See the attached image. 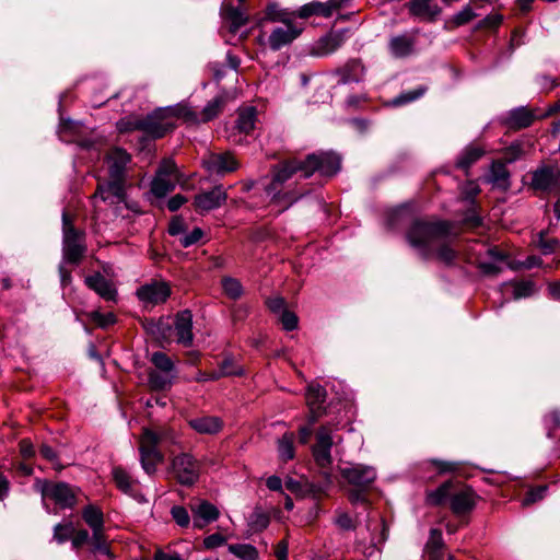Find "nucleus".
Listing matches in <instances>:
<instances>
[{
  "label": "nucleus",
  "mask_w": 560,
  "mask_h": 560,
  "mask_svg": "<svg viewBox=\"0 0 560 560\" xmlns=\"http://www.w3.org/2000/svg\"><path fill=\"white\" fill-rule=\"evenodd\" d=\"M453 224L444 220H416L408 233L409 244L424 258L434 257L445 266L455 265L458 250L453 245L456 233Z\"/></svg>",
  "instance_id": "1"
},
{
  "label": "nucleus",
  "mask_w": 560,
  "mask_h": 560,
  "mask_svg": "<svg viewBox=\"0 0 560 560\" xmlns=\"http://www.w3.org/2000/svg\"><path fill=\"white\" fill-rule=\"evenodd\" d=\"M163 441L176 443L174 433L168 429L159 431L144 429L140 436V462L143 470L149 475L154 474L158 465L164 459L163 454L158 448V445Z\"/></svg>",
  "instance_id": "2"
},
{
  "label": "nucleus",
  "mask_w": 560,
  "mask_h": 560,
  "mask_svg": "<svg viewBox=\"0 0 560 560\" xmlns=\"http://www.w3.org/2000/svg\"><path fill=\"white\" fill-rule=\"evenodd\" d=\"M298 172L302 173V177L305 178L304 163L298 159L285 160L272 168V179L267 186L266 190L269 195H272V199L281 200L287 199L288 203L285 207L295 202L303 194H293L291 191L281 192V187L284 183L293 177Z\"/></svg>",
  "instance_id": "3"
},
{
  "label": "nucleus",
  "mask_w": 560,
  "mask_h": 560,
  "mask_svg": "<svg viewBox=\"0 0 560 560\" xmlns=\"http://www.w3.org/2000/svg\"><path fill=\"white\" fill-rule=\"evenodd\" d=\"M453 483L444 482L436 490L428 494L431 504L439 505L450 498V508L455 515H465L476 505V494L469 487H464L452 492Z\"/></svg>",
  "instance_id": "4"
},
{
  "label": "nucleus",
  "mask_w": 560,
  "mask_h": 560,
  "mask_svg": "<svg viewBox=\"0 0 560 560\" xmlns=\"http://www.w3.org/2000/svg\"><path fill=\"white\" fill-rule=\"evenodd\" d=\"M182 108H160L152 114L142 118V132L152 138L158 139L165 136L175 128L173 119L184 115ZM192 116V113H186L185 116Z\"/></svg>",
  "instance_id": "5"
},
{
  "label": "nucleus",
  "mask_w": 560,
  "mask_h": 560,
  "mask_svg": "<svg viewBox=\"0 0 560 560\" xmlns=\"http://www.w3.org/2000/svg\"><path fill=\"white\" fill-rule=\"evenodd\" d=\"M43 498L54 501L61 509H72L78 502L80 490L66 482L38 481Z\"/></svg>",
  "instance_id": "6"
},
{
  "label": "nucleus",
  "mask_w": 560,
  "mask_h": 560,
  "mask_svg": "<svg viewBox=\"0 0 560 560\" xmlns=\"http://www.w3.org/2000/svg\"><path fill=\"white\" fill-rule=\"evenodd\" d=\"M63 257L68 262L78 264L84 255L85 246L82 243L83 234L78 231L69 215L62 214Z\"/></svg>",
  "instance_id": "7"
},
{
  "label": "nucleus",
  "mask_w": 560,
  "mask_h": 560,
  "mask_svg": "<svg viewBox=\"0 0 560 560\" xmlns=\"http://www.w3.org/2000/svg\"><path fill=\"white\" fill-rule=\"evenodd\" d=\"M180 178L179 171L172 159H164L155 173L151 184V191L155 197L162 198L172 191Z\"/></svg>",
  "instance_id": "8"
},
{
  "label": "nucleus",
  "mask_w": 560,
  "mask_h": 560,
  "mask_svg": "<svg viewBox=\"0 0 560 560\" xmlns=\"http://www.w3.org/2000/svg\"><path fill=\"white\" fill-rule=\"evenodd\" d=\"M305 178L311 177L315 172L322 176L331 177L340 170V158L334 152H318L308 154L303 160Z\"/></svg>",
  "instance_id": "9"
},
{
  "label": "nucleus",
  "mask_w": 560,
  "mask_h": 560,
  "mask_svg": "<svg viewBox=\"0 0 560 560\" xmlns=\"http://www.w3.org/2000/svg\"><path fill=\"white\" fill-rule=\"evenodd\" d=\"M172 474L182 486H192L200 475V463L189 453L175 456L171 463Z\"/></svg>",
  "instance_id": "10"
},
{
  "label": "nucleus",
  "mask_w": 560,
  "mask_h": 560,
  "mask_svg": "<svg viewBox=\"0 0 560 560\" xmlns=\"http://www.w3.org/2000/svg\"><path fill=\"white\" fill-rule=\"evenodd\" d=\"M332 427L320 425L315 434V444L312 446V455L318 467L328 469L332 464L331 447L334 445Z\"/></svg>",
  "instance_id": "11"
},
{
  "label": "nucleus",
  "mask_w": 560,
  "mask_h": 560,
  "mask_svg": "<svg viewBox=\"0 0 560 560\" xmlns=\"http://www.w3.org/2000/svg\"><path fill=\"white\" fill-rule=\"evenodd\" d=\"M228 199L226 190L222 185H217L210 190H201L195 197L192 207L199 214H206L220 208Z\"/></svg>",
  "instance_id": "12"
},
{
  "label": "nucleus",
  "mask_w": 560,
  "mask_h": 560,
  "mask_svg": "<svg viewBox=\"0 0 560 560\" xmlns=\"http://www.w3.org/2000/svg\"><path fill=\"white\" fill-rule=\"evenodd\" d=\"M137 298L145 305H158L164 303L171 295V287L162 280H152L139 287Z\"/></svg>",
  "instance_id": "13"
},
{
  "label": "nucleus",
  "mask_w": 560,
  "mask_h": 560,
  "mask_svg": "<svg viewBox=\"0 0 560 560\" xmlns=\"http://www.w3.org/2000/svg\"><path fill=\"white\" fill-rule=\"evenodd\" d=\"M341 476L355 488L368 489L376 479V471L372 466L352 464L340 470Z\"/></svg>",
  "instance_id": "14"
},
{
  "label": "nucleus",
  "mask_w": 560,
  "mask_h": 560,
  "mask_svg": "<svg viewBox=\"0 0 560 560\" xmlns=\"http://www.w3.org/2000/svg\"><path fill=\"white\" fill-rule=\"evenodd\" d=\"M126 180L119 178H109L106 183H98L97 188L92 196L94 206L97 200L108 202L110 205L119 203L125 198Z\"/></svg>",
  "instance_id": "15"
},
{
  "label": "nucleus",
  "mask_w": 560,
  "mask_h": 560,
  "mask_svg": "<svg viewBox=\"0 0 560 560\" xmlns=\"http://www.w3.org/2000/svg\"><path fill=\"white\" fill-rule=\"evenodd\" d=\"M203 167L211 174L225 175L238 168L240 163L231 152L208 153L202 160Z\"/></svg>",
  "instance_id": "16"
},
{
  "label": "nucleus",
  "mask_w": 560,
  "mask_h": 560,
  "mask_svg": "<svg viewBox=\"0 0 560 560\" xmlns=\"http://www.w3.org/2000/svg\"><path fill=\"white\" fill-rule=\"evenodd\" d=\"M189 509L192 513V525L198 529H202L220 516L219 509L207 500L191 502Z\"/></svg>",
  "instance_id": "17"
},
{
  "label": "nucleus",
  "mask_w": 560,
  "mask_h": 560,
  "mask_svg": "<svg viewBox=\"0 0 560 560\" xmlns=\"http://www.w3.org/2000/svg\"><path fill=\"white\" fill-rule=\"evenodd\" d=\"M131 162V155L121 148L110 149L105 158L109 178L126 180V170Z\"/></svg>",
  "instance_id": "18"
},
{
  "label": "nucleus",
  "mask_w": 560,
  "mask_h": 560,
  "mask_svg": "<svg viewBox=\"0 0 560 560\" xmlns=\"http://www.w3.org/2000/svg\"><path fill=\"white\" fill-rule=\"evenodd\" d=\"M530 186L535 190L551 191L560 188V174L552 167L544 166L532 173Z\"/></svg>",
  "instance_id": "19"
},
{
  "label": "nucleus",
  "mask_w": 560,
  "mask_h": 560,
  "mask_svg": "<svg viewBox=\"0 0 560 560\" xmlns=\"http://www.w3.org/2000/svg\"><path fill=\"white\" fill-rule=\"evenodd\" d=\"M347 1L348 0L313 1L302 5L298 11V16L301 19H307L313 15L329 18L335 11L341 9Z\"/></svg>",
  "instance_id": "20"
},
{
  "label": "nucleus",
  "mask_w": 560,
  "mask_h": 560,
  "mask_svg": "<svg viewBox=\"0 0 560 560\" xmlns=\"http://www.w3.org/2000/svg\"><path fill=\"white\" fill-rule=\"evenodd\" d=\"M418 31L392 36L388 50L394 58H406L413 54Z\"/></svg>",
  "instance_id": "21"
},
{
  "label": "nucleus",
  "mask_w": 560,
  "mask_h": 560,
  "mask_svg": "<svg viewBox=\"0 0 560 560\" xmlns=\"http://www.w3.org/2000/svg\"><path fill=\"white\" fill-rule=\"evenodd\" d=\"M365 72V67L360 59H350L342 67L337 68L334 74L338 78L337 84H349L363 81Z\"/></svg>",
  "instance_id": "22"
},
{
  "label": "nucleus",
  "mask_w": 560,
  "mask_h": 560,
  "mask_svg": "<svg viewBox=\"0 0 560 560\" xmlns=\"http://www.w3.org/2000/svg\"><path fill=\"white\" fill-rule=\"evenodd\" d=\"M406 7L411 16L427 22L436 21L442 13V8L433 0H409Z\"/></svg>",
  "instance_id": "23"
},
{
  "label": "nucleus",
  "mask_w": 560,
  "mask_h": 560,
  "mask_svg": "<svg viewBox=\"0 0 560 560\" xmlns=\"http://www.w3.org/2000/svg\"><path fill=\"white\" fill-rule=\"evenodd\" d=\"M301 28L287 21L283 23V26L276 27L271 32L268 38L269 47L275 51L279 50L291 44L301 34Z\"/></svg>",
  "instance_id": "24"
},
{
  "label": "nucleus",
  "mask_w": 560,
  "mask_h": 560,
  "mask_svg": "<svg viewBox=\"0 0 560 560\" xmlns=\"http://www.w3.org/2000/svg\"><path fill=\"white\" fill-rule=\"evenodd\" d=\"M174 328L176 341L184 347H190L194 341L191 312L185 310L177 313L174 320Z\"/></svg>",
  "instance_id": "25"
},
{
  "label": "nucleus",
  "mask_w": 560,
  "mask_h": 560,
  "mask_svg": "<svg viewBox=\"0 0 560 560\" xmlns=\"http://www.w3.org/2000/svg\"><path fill=\"white\" fill-rule=\"evenodd\" d=\"M221 16L226 23L229 33L235 35L242 26L248 22V14L243 7L235 8L229 2H223Z\"/></svg>",
  "instance_id": "26"
},
{
  "label": "nucleus",
  "mask_w": 560,
  "mask_h": 560,
  "mask_svg": "<svg viewBox=\"0 0 560 560\" xmlns=\"http://www.w3.org/2000/svg\"><path fill=\"white\" fill-rule=\"evenodd\" d=\"M85 283L105 301H116L117 290L113 283L101 273H95L88 277L85 279Z\"/></svg>",
  "instance_id": "27"
},
{
  "label": "nucleus",
  "mask_w": 560,
  "mask_h": 560,
  "mask_svg": "<svg viewBox=\"0 0 560 560\" xmlns=\"http://www.w3.org/2000/svg\"><path fill=\"white\" fill-rule=\"evenodd\" d=\"M84 523L91 528L92 535L105 532V517L103 511L94 505L88 504L81 511Z\"/></svg>",
  "instance_id": "28"
},
{
  "label": "nucleus",
  "mask_w": 560,
  "mask_h": 560,
  "mask_svg": "<svg viewBox=\"0 0 560 560\" xmlns=\"http://www.w3.org/2000/svg\"><path fill=\"white\" fill-rule=\"evenodd\" d=\"M191 429L200 434H217L223 428V422L219 417L203 416L188 420Z\"/></svg>",
  "instance_id": "29"
},
{
  "label": "nucleus",
  "mask_w": 560,
  "mask_h": 560,
  "mask_svg": "<svg viewBox=\"0 0 560 560\" xmlns=\"http://www.w3.org/2000/svg\"><path fill=\"white\" fill-rule=\"evenodd\" d=\"M534 120L535 115L530 109L526 107H518L508 114L505 124L509 128L518 130L529 127Z\"/></svg>",
  "instance_id": "30"
},
{
  "label": "nucleus",
  "mask_w": 560,
  "mask_h": 560,
  "mask_svg": "<svg viewBox=\"0 0 560 560\" xmlns=\"http://www.w3.org/2000/svg\"><path fill=\"white\" fill-rule=\"evenodd\" d=\"M485 152L483 147L471 143L460 152L456 161V166L462 170H468L483 156Z\"/></svg>",
  "instance_id": "31"
},
{
  "label": "nucleus",
  "mask_w": 560,
  "mask_h": 560,
  "mask_svg": "<svg viewBox=\"0 0 560 560\" xmlns=\"http://www.w3.org/2000/svg\"><path fill=\"white\" fill-rule=\"evenodd\" d=\"M343 43V35L340 33H332L322 37L314 47V54L317 56H325L336 51Z\"/></svg>",
  "instance_id": "32"
},
{
  "label": "nucleus",
  "mask_w": 560,
  "mask_h": 560,
  "mask_svg": "<svg viewBox=\"0 0 560 560\" xmlns=\"http://www.w3.org/2000/svg\"><path fill=\"white\" fill-rule=\"evenodd\" d=\"M177 376L152 369L148 373V382L154 390H166L172 387Z\"/></svg>",
  "instance_id": "33"
},
{
  "label": "nucleus",
  "mask_w": 560,
  "mask_h": 560,
  "mask_svg": "<svg viewBox=\"0 0 560 560\" xmlns=\"http://www.w3.org/2000/svg\"><path fill=\"white\" fill-rule=\"evenodd\" d=\"M285 487L288 490H290L292 493H295V494L310 493L313 495H318L324 492V488L320 486L308 482L307 480L300 481V480H295L293 478H288L285 480Z\"/></svg>",
  "instance_id": "34"
},
{
  "label": "nucleus",
  "mask_w": 560,
  "mask_h": 560,
  "mask_svg": "<svg viewBox=\"0 0 560 560\" xmlns=\"http://www.w3.org/2000/svg\"><path fill=\"white\" fill-rule=\"evenodd\" d=\"M255 122L256 109L254 107H248L238 113L235 128L241 133L249 135L255 128Z\"/></svg>",
  "instance_id": "35"
},
{
  "label": "nucleus",
  "mask_w": 560,
  "mask_h": 560,
  "mask_svg": "<svg viewBox=\"0 0 560 560\" xmlns=\"http://www.w3.org/2000/svg\"><path fill=\"white\" fill-rule=\"evenodd\" d=\"M510 172L503 161H494L491 165V182L500 188L510 187Z\"/></svg>",
  "instance_id": "36"
},
{
  "label": "nucleus",
  "mask_w": 560,
  "mask_h": 560,
  "mask_svg": "<svg viewBox=\"0 0 560 560\" xmlns=\"http://www.w3.org/2000/svg\"><path fill=\"white\" fill-rule=\"evenodd\" d=\"M90 544H91L92 552L103 553L109 560L115 559V555L113 553V551L110 549V542L108 541V538H107V535L105 534V532L91 535Z\"/></svg>",
  "instance_id": "37"
},
{
  "label": "nucleus",
  "mask_w": 560,
  "mask_h": 560,
  "mask_svg": "<svg viewBox=\"0 0 560 560\" xmlns=\"http://www.w3.org/2000/svg\"><path fill=\"white\" fill-rule=\"evenodd\" d=\"M305 399L308 408L324 410L323 404L326 400V390L318 384H312L307 387Z\"/></svg>",
  "instance_id": "38"
},
{
  "label": "nucleus",
  "mask_w": 560,
  "mask_h": 560,
  "mask_svg": "<svg viewBox=\"0 0 560 560\" xmlns=\"http://www.w3.org/2000/svg\"><path fill=\"white\" fill-rule=\"evenodd\" d=\"M150 361L155 370L177 376L175 363L166 353L156 351L152 353Z\"/></svg>",
  "instance_id": "39"
},
{
  "label": "nucleus",
  "mask_w": 560,
  "mask_h": 560,
  "mask_svg": "<svg viewBox=\"0 0 560 560\" xmlns=\"http://www.w3.org/2000/svg\"><path fill=\"white\" fill-rule=\"evenodd\" d=\"M113 479L119 490L125 493L131 494L136 486V480L121 467H115L113 469Z\"/></svg>",
  "instance_id": "40"
},
{
  "label": "nucleus",
  "mask_w": 560,
  "mask_h": 560,
  "mask_svg": "<svg viewBox=\"0 0 560 560\" xmlns=\"http://www.w3.org/2000/svg\"><path fill=\"white\" fill-rule=\"evenodd\" d=\"M477 14L474 12L470 5H465L458 13L450 18L445 22V28L447 30H454L456 27H459L462 25H465L472 21Z\"/></svg>",
  "instance_id": "41"
},
{
  "label": "nucleus",
  "mask_w": 560,
  "mask_h": 560,
  "mask_svg": "<svg viewBox=\"0 0 560 560\" xmlns=\"http://www.w3.org/2000/svg\"><path fill=\"white\" fill-rule=\"evenodd\" d=\"M294 434L293 433H284L281 439L278 441V453L279 457L282 462H288L294 458Z\"/></svg>",
  "instance_id": "42"
},
{
  "label": "nucleus",
  "mask_w": 560,
  "mask_h": 560,
  "mask_svg": "<svg viewBox=\"0 0 560 560\" xmlns=\"http://www.w3.org/2000/svg\"><path fill=\"white\" fill-rule=\"evenodd\" d=\"M533 244L541 252L542 255H550L556 252L559 247L557 238L547 237V231H540L535 238Z\"/></svg>",
  "instance_id": "43"
},
{
  "label": "nucleus",
  "mask_w": 560,
  "mask_h": 560,
  "mask_svg": "<svg viewBox=\"0 0 560 560\" xmlns=\"http://www.w3.org/2000/svg\"><path fill=\"white\" fill-rule=\"evenodd\" d=\"M442 547L443 538L441 530L431 529L430 537L425 546L430 560H440Z\"/></svg>",
  "instance_id": "44"
},
{
  "label": "nucleus",
  "mask_w": 560,
  "mask_h": 560,
  "mask_svg": "<svg viewBox=\"0 0 560 560\" xmlns=\"http://www.w3.org/2000/svg\"><path fill=\"white\" fill-rule=\"evenodd\" d=\"M225 104V100L222 96H217L213 100H211L202 109L200 121L201 122H208L215 118L222 110L223 106Z\"/></svg>",
  "instance_id": "45"
},
{
  "label": "nucleus",
  "mask_w": 560,
  "mask_h": 560,
  "mask_svg": "<svg viewBox=\"0 0 560 560\" xmlns=\"http://www.w3.org/2000/svg\"><path fill=\"white\" fill-rule=\"evenodd\" d=\"M224 294L232 299L237 300L243 294V287L241 282L233 277H223L221 280Z\"/></svg>",
  "instance_id": "46"
},
{
  "label": "nucleus",
  "mask_w": 560,
  "mask_h": 560,
  "mask_svg": "<svg viewBox=\"0 0 560 560\" xmlns=\"http://www.w3.org/2000/svg\"><path fill=\"white\" fill-rule=\"evenodd\" d=\"M427 86H419L413 91H408L399 94L397 97L393 98L389 104L396 107L402 106L420 98L421 96L424 95Z\"/></svg>",
  "instance_id": "47"
},
{
  "label": "nucleus",
  "mask_w": 560,
  "mask_h": 560,
  "mask_svg": "<svg viewBox=\"0 0 560 560\" xmlns=\"http://www.w3.org/2000/svg\"><path fill=\"white\" fill-rule=\"evenodd\" d=\"M229 550L242 560H257L258 557L256 548L247 544L230 545Z\"/></svg>",
  "instance_id": "48"
},
{
  "label": "nucleus",
  "mask_w": 560,
  "mask_h": 560,
  "mask_svg": "<svg viewBox=\"0 0 560 560\" xmlns=\"http://www.w3.org/2000/svg\"><path fill=\"white\" fill-rule=\"evenodd\" d=\"M512 287L515 300L532 296L536 292L535 283L529 280L513 282Z\"/></svg>",
  "instance_id": "49"
},
{
  "label": "nucleus",
  "mask_w": 560,
  "mask_h": 560,
  "mask_svg": "<svg viewBox=\"0 0 560 560\" xmlns=\"http://www.w3.org/2000/svg\"><path fill=\"white\" fill-rule=\"evenodd\" d=\"M217 374L220 375V378L224 376H238L243 374V369L235 363L233 358L226 357L220 363V370L217 371Z\"/></svg>",
  "instance_id": "50"
},
{
  "label": "nucleus",
  "mask_w": 560,
  "mask_h": 560,
  "mask_svg": "<svg viewBox=\"0 0 560 560\" xmlns=\"http://www.w3.org/2000/svg\"><path fill=\"white\" fill-rule=\"evenodd\" d=\"M142 118L139 116H127L118 120L117 129L119 132H130L135 130L142 131Z\"/></svg>",
  "instance_id": "51"
},
{
  "label": "nucleus",
  "mask_w": 560,
  "mask_h": 560,
  "mask_svg": "<svg viewBox=\"0 0 560 560\" xmlns=\"http://www.w3.org/2000/svg\"><path fill=\"white\" fill-rule=\"evenodd\" d=\"M544 425L547 430V436L552 439L556 432L560 429V411L552 410L545 415Z\"/></svg>",
  "instance_id": "52"
},
{
  "label": "nucleus",
  "mask_w": 560,
  "mask_h": 560,
  "mask_svg": "<svg viewBox=\"0 0 560 560\" xmlns=\"http://www.w3.org/2000/svg\"><path fill=\"white\" fill-rule=\"evenodd\" d=\"M73 532H74V526L71 522L58 523L54 527V539L58 544H63L67 540L71 539Z\"/></svg>",
  "instance_id": "53"
},
{
  "label": "nucleus",
  "mask_w": 560,
  "mask_h": 560,
  "mask_svg": "<svg viewBox=\"0 0 560 560\" xmlns=\"http://www.w3.org/2000/svg\"><path fill=\"white\" fill-rule=\"evenodd\" d=\"M269 522V515L259 509H256L249 517V525L256 532L267 528Z\"/></svg>",
  "instance_id": "54"
},
{
  "label": "nucleus",
  "mask_w": 560,
  "mask_h": 560,
  "mask_svg": "<svg viewBox=\"0 0 560 560\" xmlns=\"http://www.w3.org/2000/svg\"><path fill=\"white\" fill-rule=\"evenodd\" d=\"M523 143L515 141L510 147L505 148L503 151V162L513 163L516 160L521 159L524 154Z\"/></svg>",
  "instance_id": "55"
},
{
  "label": "nucleus",
  "mask_w": 560,
  "mask_h": 560,
  "mask_svg": "<svg viewBox=\"0 0 560 560\" xmlns=\"http://www.w3.org/2000/svg\"><path fill=\"white\" fill-rule=\"evenodd\" d=\"M171 514L173 520L176 522L177 525L180 527H188L190 524V516L188 514V511L180 505H175L171 510Z\"/></svg>",
  "instance_id": "56"
},
{
  "label": "nucleus",
  "mask_w": 560,
  "mask_h": 560,
  "mask_svg": "<svg viewBox=\"0 0 560 560\" xmlns=\"http://www.w3.org/2000/svg\"><path fill=\"white\" fill-rule=\"evenodd\" d=\"M91 536L88 532V529L80 528L75 529L71 537V546L73 549L79 550L85 545L86 542H90Z\"/></svg>",
  "instance_id": "57"
},
{
  "label": "nucleus",
  "mask_w": 560,
  "mask_h": 560,
  "mask_svg": "<svg viewBox=\"0 0 560 560\" xmlns=\"http://www.w3.org/2000/svg\"><path fill=\"white\" fill-rule=\"evenodd\" d=\"M546 491H547V486H539V487L530 489L526 493L525 498L523 499L522 504L524 506H528V505L544 499Z\"/></svg>",
  "instance_id": "58"
},
{
  "label": "nucleus",
  "mask_w": 560,
  "mask_h": 560,
  "mask_svg": "<svg viewBox=\"0 0 560 560\" xmlns=\"http://www.w3.org/2000/svg\"><path fill=\"white\" fill-rule=\"evenodd\" d=\"M335 524L343 530H352L357 527V522L346 512H337Z\"/></svg>",
  "instance_id": "59"
},
{
  "label": "nucleus",
  "mask_w": 560,
  "mask_h": 560,
  "mask_svg": "<svg viewBox=\"0 0 560 560\" xmlns=\"http://www.w3.org/2000/svg\"><path fill=\"white\" fill-rule=\"evenodd\" d=\"M264 19L272 22L278 21L282 23H285L288 21L287 14L282 12L275 3L267 5Z\"/></svg>",
  "instance_id": "60"
},
{
  "label": "nucleus",
  "mask_w": 560,
  "mask_h": 560,
  "mask_svg": "<svg viewBox=\"0 0 560 560\" xmlns=\"http://www.w3.org/2000/svg\"><path fill=\"white\" fill-rule=\"evenodd\" d=\"M203 231L200 228H195L190 233L183 234L179 237V243L183 247L187 248L201 240Z\"/></svg>",
  "instance_id": "61"
},
{
  "label": "nucleus",
  "mask_w": 560,
  "mask_h": 560,
  "mask_svg": "<svg viewBox=\"0 0 560 560\" xmlns=\"http://www.w3.org/2000/svg\"><path fill=\"white\" fill-rule=\"evenodd\" d=\"M430 463L439 474L455 472L459 469V464L456 462L433 459Z\"/></svg>",
  "instance_id": "62"
},
{
  "label": "nucleus",
  "mask_w": 560,
  "mask_h": 560,
  "mask_svg": "<svg viewBox=\"0 0 560 560\" xmlns=\"http://www.w3.org/2000/svg\"><path fill=\"white\" fill-rule=\"evenodd\" d=\"M280 320L283 328L288 331L294 330L298 327L299 323L298 316L293 312H290L288 310L281 313Z\"/></svg>",
  "instance_id": "63"
},
{
  "label": "nucleus",
  "mask_w": 560,
  "mask_h": 560,
  "mask_svg": "<svg viewBox=\"0 0 560 560\" xmlns=\"http://www.w3.org/2000/svg\"><path fill=\"white\" fill-rule=\"evenodd\" d=\"M154 560H184L177 552L172 550L156 549Z\"/></svg>",
  "instance_id": "64"
}]
</instances>
